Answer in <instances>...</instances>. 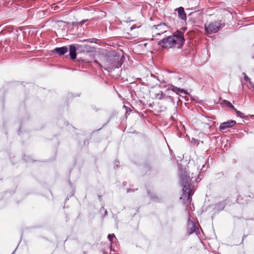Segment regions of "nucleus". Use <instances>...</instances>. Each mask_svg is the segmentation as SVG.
I'll use <instances>...</instances> for the list:
<instances>
[{
    "label": "nucleus",
    "mask_w": 254,
    "mask_h": 254,
    "mask_svg": "<svg viewBox=\"0 0 254 254\" xmlns=\"http://www.w3.org/2000/svg\"><path fill=\"white\" fill-rule=\"evenodd\" d=\"M107 215V211L106 210H105V215Z\"/></svg>",
    "instance_id": "obj_30"
},
{
    "label": "nucleus",
    "mask_w": 254,
    "mask_h": 254,
    "mask_svg": "<svg viewBox=\"0 0 254 254\" xmlns=\"http://www.w3.org/2000/svg\"><path fill=\"white\" fill-rule=\"evenodd\" d=\"M178 91L182 92V93H183L184 94H186V95H187L188 94V92L187 91L184 90V89H182V88H179V89H178Z\"/></svg>",
    "instance_id": "obj_20"
},
{
    "label": "nucleus",
    "mask_w": 254,
    "mask_h": 254,
    "mask_svg": "<svg viewBox=\"0 0 254 254\" xmlns=\"http://www.w3.org/2000/svg\"><path fill=\"white\" fill-rule=\"evenodd\" d=\"M141 26V24L139 22L130 20L128 17V26L130 27L129 32H128V40L134 39L138 37V29Z\"/></svg>",
    "instance_id": "obj_4"
},
{
    "label": "nucleus",
    "mask_w": 254,
    "mask_h": 254,
    "mask_svg": "<svg viewBox=\"0 0 254 254\" xmlns=\"http://www.w3.org/2000/svg\"><path fill=\"white\" fill-rule=\"evenodd\" d=\"M108 238L110 242L111 247L112 248V246H113V244H114V242H115V241H114V240H115L116 239V237H115V235L114 234H109L108 236Z\"/></svg>",
    "instance_id": "obj_14"
},
{
    "label": "nucleus",
    "mask_w": 254,
    "mask_h": 254,
    "mask_svg": "<svg viewBox=\"0 0 254 254\" xmlns=\"http://www.w3.org/2000/svg\"><path fill=\"white\" fill-rule=\"evenodd\" d=\"M179 88H178L177 87H176L175 86H172V89L170 90L171 92H176L177 91H178Z\"/></svg>",
    "instance_id": "obj_19"
},
{
    "label": "nucleus",
    "mask_w": 254,
    "mask_h": 254,
    "mask_svg": "<svg viewBox=\"0 0 254 254\" xmlns=\"http://www.w3.org/2000/svg\"><path fill=\"white\" fill-rule=\"evenodd\" d=\"M171 94V91L169 89L166 90L165 92L164 93V96L163 97V99L165 101L170 102L171 103H174V99L173 97L170 95Z\"/></svg>",
    "instance_id": "obj_12"
},
{
    "label": "nucleus",
    "mask_w": 254,
    "mask_h": 254,
    "mask_svg": "<svg viewBox=\"0 0 254 254\" xmlns=\"http://www.w3.org/2000/svg\"><path fill=\"white\" fill-rule=\"evenodd\" d=\"M226 105L229 107L231 109H234V106L228 101L224 100Z\"/></svg>",
    "instance_id": "obj_18"
},
{
    "label": "nucleus",
    "mask_w": 254,
    "mask_h": 254,
    "mask_svg": "<svg viewBox=\"0 0 254 254\" xmlns=\"http://www.w3.org/2000/svg\"><path fill=\"white\" fill-rule=\"evenodd\" d=\"M127 110H128V112L129 111H131V109L128 107Z\"/></svg>",
    "instance_id": "obj_31"
},
{
    "label": "nucleus",
    "mask_w": 254,
    "mask_h": 254,
    "mask_svg": "<svg viewBox=\"0 0 254 254\" xmlns=\"http://www.w3.org/2000/svg\"><path fill=\"white\" fill-rule=\"evenodd\" d=\"M175 10L178 11V16L180 19L183 20H186L187 15L185 12L184 8L183 7L177 8Z\"/></svg>",
    "instance_id": "obj_10"
},
{
    "label": "nucleus",
    "mask_w": 254,
    "mask_h": 254,
    "mask_svg": "<svg viewBox=\"0 0 254 254\" xmlns=\"http://www.w3.org/2000/svg\"><path fill=\"white\" fill-rule=\"evenodd\" d=\"M204 168H205V165H203V166H202V168L200 169V170L204 171Z\"/></svg>",
    "instance_id": "obj_27"
},
{
    "label": "nucleus",
    "mask_w": 254,
    "mask_h": 254,
    "mask_svg": "<svg viewBox=\"0 0 254 254\" xmlns=\"http://www.w3.org/2000/svg\"><path fill=\"white\" fill-rule=\"evenodd\" d=\"M224 26V24L221 23V21H214L205 24L204 25L205 31L207 34H212L217 32L220 28Z\"/></svg>",
    "instance_id": "obj_5"
},
{
    "label": "nucleus",
    "mask_w": 254,
    "mask_h": 254,
    "mask_svg": "<svg viewBox=\"0 0 254 254\" xmlns=\"http://www.w3.org/2000/svg\"><path fill=\"white\" fill-rule=\"evenodd\" d=\"M184 42V33L181 31H177L173 36H167L158 41V45L163 48H171L175 45H178L177 48L181 49Z\"/></svg>",
    "instance_id": "obj_2"
},
{
    "label": "nucleus",
    "mask_w": 254,
    "mask_h": 254,
    "mask_svg": "<svg viewBox=\"0 0 254 254\" xmlns=\"http://www.w3.org/2000/svg\"><path fill=\"white\" fill-rule=\"evenodd\" d=\"M122 64V59L116 51L109 52L105 56L103 65L105 70L111 72L121 67Z\"/></svg>",
    "instance_id": "obj_3"
},
{
    "label": "nucleus",
    "mask_w": 254,
    "mask_h": 254,
    "mask_svg": "<svg viewBox=\"0 0 254 254\" xmlns=\"http://www.w3.org/2000/svg\"><path fill=\"white\" fill-rule=\"evenodd\" d=\"M190 211H193L194 209V207L193 206V205L192 204L191 206H190Z\"/></svg>",
    "instance_id": "obj_23"
},
{
    "label": "nucleus",
    "mask_w": 254,
    "mask_h": 254,
    "mask_svg": "<svg viewBox=\"0 0 254 254\" xmlns=\"http://www.w3.org/2000/svg\"><path fill=\"white\" fill-rule=\"evenodd\" d=\"M68 48L66 47H62L60 48H56L53 50V52L58 54L59 55H64L68 51Z\"/></svg>",
    "instance_id": "obj_11"
},
{
    "label": "nucleus",
    "mask_w": 254,
    "mask_h": 254,
    "mask_svg": "<svg viewBox=\"0 0 254 254\" xmlns=\"http://www.w3.org/2000/svg\"><path fill=\"white\" fill-rule=\"evenodd\" d=\"M95 64H97L100 67H102L103 65L100 64L97 61L95 60L94 62Z\"/></svg>",
    "instance_id": "obj_22"
},
{
    "label": "nucleus",
    "mask_w": 254,
    "mask_h": 254,
    "mask_svg": "<svg viewBox=\"0 0 254 254\" xmlns=\"http://www.w3.org/2000/svg\"><path fill=\"white\" fill-rule=\"evenodd\" d=\"M88 20L87 19H86V20H83L82 21H81V22H79V24H81V25H82L85 22H86Z\"/></svg>",
    "instance_id": "obj_24"
},
{
    "label": "nucleus",
    "mask_w": 254,
    "mask_h": 254,
    "mask_svg": "<svg viewBox=\"0 0 254 254\" xmlns=\"http://www.w3.org/2000/svg\"><path fill=\"white\" fill-rule=\"evenodd\" d=\"M243 74L244 75V79L247 81H249L250 84L252 86H254V84H253L251 81L250 78L244 73H243Z\"/></svg>",
    "instance_id": "obj_16"
},
{
    "label": "nucleus",
    "mask_w": 254,
    "mask_h": 254,
    "mask_svg": "<svg viewBox=\"0 0 254 254\" xmlns=\"http://www.w3.org/2000/svg\"><path fill=\"white\" fill-rule=\"evenodd\" d=\"M178 174L180 177V184L183 187V194L180 199L188 205L190 203L191 196L194 192L191 189L192 185L190 184L191 178L189 176L186 169L179 168Z\"/></svg>",
    "instance_id": "obj_1"
},
{
    "label": "nucleus",
    "mask_w": 254,
    "mask_h": 254,
    "mask_svg": "<svg viewBox=\"0 0 254 254\" xmlns=\"http://www.w3.org/2000/svg\"><path fill=\"white\" fill-rule=\"evenodd\" d=\"M196 230L194 223L190 219V214L189 213L188 219V234L190 235L193 233Z\"/></svg>",
    "instance_id": "obj_7"
},
{
    "label": "nucleus",
    "mask_w": 254,
    "mask_h": 254,
    "mask_svg": "<svg viewBox=\"0 0 254 254\" xmlns=\"http://www.w3.org/2000/svg\"><path fill=\"white\" fill-rule=\"evenodd\" d=\"M164 96V93L160 91L158 93L155 94V97L158 100H163Z\"/></svg>",
    "instance_id": "obj_15"
},
{
    "label": "nucleus",
    "mask_w": 254,
    "mask_h": 254,
    "mask_svg": "<svg viewBox=\"0 0 254 254\" xmlns=\"http://www.w3.org/2000/svg\"><path fill=\"white\" fill-rule=\"evenodd\" d=\"M236 114L241 118L243 117V114L239 111L236 112Z\"/></svg>",
    "instance_id": "obj_21"
},
{
    "label": "nucleus",
    "mask_w": 254,
    "mask_h": 254,
    "mask_svg": "<svg viewBox=\"0 0 254 254\" xmlns=\"http://www.w3.org/2000/svg\"><path fill=\"white\" fill-rule=\"evenodd\" d=\"M152 29L155 33V37L160 35L166 32L168 30V26L164 23H160L159 24L153 25Z\"/></svg>",
    "instance_id": "obj_6"
},
{
    "label": "nucleus",
    "mask_w": 254,
    "mask_h": 254,
    "mask_svg": "<svg viewBox=\"0 0 254 254\" xmlns=\"http://www.w3.org/2000/svg\"><path fill=\"white\" fill-rule=\"evenodd\" d=\"M226 205V200L219 202L215 205L214 209L216 211H219L222 210Z\"/></svg>",
    "instance_id": "obj_13"
},
{
    "label": "nucleus",
    "mask_w": 254,
    "mask_h": 254,
    "mask_svg": "<svg viewBox=\"0 0 254 254\" xmlns=\"http://www.w3.org/2000/svg\"><path fill=\"white\" fill-rule=\"evenodd\" d=\"M102 209L104 210V209H105L104 207H102V208H101V210Z\"/></svg>",
    "instance_id": "obj_32"
},
{
    "label": "nucleus",
    "mask_w": 254,
    "mask_h": 254,
    "mask_svg": "<svg viewBox=\"0 0 254 254\" xmlns=\"http://www.w3.org/2000/svg\"><path fill=\"white\" fill-rule=\"evenodd\" d=\"M236 124V121L234 120H230L226 122L222 123L219 127V129L221 130H225L227 128L234 127Z\"/></svg>",
    "instance_id": "obj_8"
},
{
    "label": "nucleus",
    "mask_w": 254,
    "mask_h": 254,
    "mask_svg": "<svg viewBox=\"0 0 254 254\" xmlns=\"http://www.w3.org/2000/svg\"><path fill=\"white\" fill-rule=\"evenodd\" d=\"M128 192L130 191V190L128 189L127 190Z\"/></svg>",
    "instance_id": "obj_34"
},
{
    "label": "nucleus",
    "mask_w": 254,
    "mask_h": 254,
    "mask_svg": "<svg viewBox=\"0 0 254 254\" xmlns=\"http://www.w3.org/2000/svg\"><path fill=\"white\" fill-rule=\"evenodd\" d=\"M69 52L70 59L72 60L75 59L76 58V48L74 45H69Z\"/></svg>",
    "instance_id": "obj_9"
},
{
    "label": "nucleus",
    "mask_w": 254,
    "mask_h": 254,
    "mask_svg": "<svg viewBox=\"0 0 254 254\" xmlns=\"http://www.w3.org/2000/svg\"><path fill=\"white\" fill-rule=\"evenodd\" d=\"M235 112V113H236V112L238 111V110H237L235 107H234V109H232Z\"/></svg>",
    "instance_id": "obj_29"
},
{
    "label": "nucleus",
    "mask_w": 254,
    "mask_h": 254,
    "mask_svg": "<svg viewBox=\"0 0 254 254\" xmlns=\"http://www.w3.org/2000/svg\"><path fill=\"white\" fill-rule=\"evenodd\" d=\"M235 112V113H236V112L238 111V110H237L235 107H234V109H232Z\"/></svg>",
    "instance_id": "obj_28"
},
{
    "label": "nucleus",
    "mask_w": 254,
    "mask_h": 254,
    "mask_svg": "<svg viewBox=\"0 0 254 254\" xmlns=\"http://www.w3.org/2000/svg\"><path fill=\"white\" fill-rule=\"evenodd\" d=\"M124 107L126 109L125 116H126L127 115V107L126 105H124Z\"/></svg>",
    "instance_id": "obj_26"
},
{
    "label": "nucleus",
    "mask_w": 254,
    "mask_h": 254,
    "mask_svg": "<svg viewBox=\"0 0 254 254\" xmlns=\"http://www.w3.org/2000/svg\"><path fill=\"white\" fill-rule=\"evenodd\" d=\"M252 58L254 59V55L253 56Z\"/></svg>",
    "instance_id": "obj_33"
},
{
    "label": "nucleus",
    "mask_w": 254,
    "mask_h": 254,
    "mask_svg": "<svg viewBox=\"0 0 254 254\" xmlns=\"http://www.w3.org/2000/svg\"><path fill=\"white\" fill-rule=\"evenodd\" d=\"M147 195H148V196L150 198H151L154 200H155V199L157 198V197L154 194H153L152 193H151L150 191H148Z\"/></svg>",
    "instance_id": "obj_17"
},
{
    "label": "nucleus",
    "mask_w": 254,
    "mask_h": 254,
    "mask_svg": "<svg viewBox=\"0 0 254 254\" xmlns=\"http://www.w3.org/2000/svg\"><path fill=\"white\" fill-rule=\"evenodd\" d=\"M119 162L118 161H115V163H114V165L115 166H118L119 164Z\"/></svg>",
    "instance_id": "obj_25"
}]
</instances>
